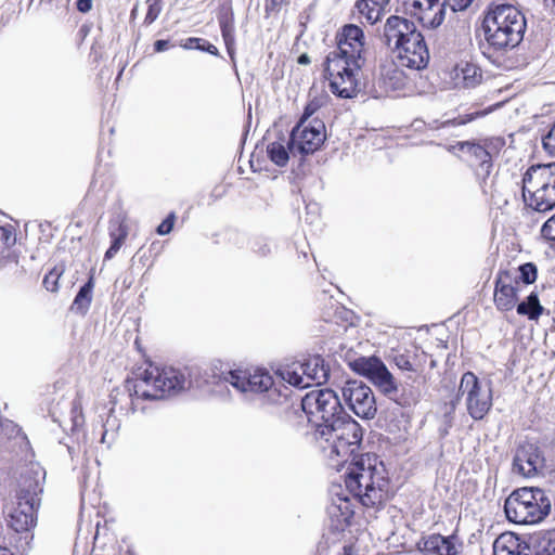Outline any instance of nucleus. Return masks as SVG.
Returning <instances> with one entry per match:
<instances>
[{
    "mask_svg": "<svg viewBox=\"0 0 555 555\" xmlns=\"http://www.w3.org/2000/svg\"><path fill=\"white\" fill-rule=\"evenodd\" d=\"M46 472L39 464H30L21 474L15 506L10 512V527L20 533V546L23 551L30 548L37 525V511L40 506V495L43 491Z\"/></svg>",
    "mask_w": 555,
    "mask_h": 555,
    "instance_id": "1",
    "label": "nucleus"
},
{
    "mask_svg": "<svg viewBox=\"0 0 555 555\" xmlns=\"http://www.w3.org/2000/svg\"><path fill=\"white\" fill-rule=\"evenodd\" d=\"M347 490L366 507H378L388 498L389 479L375 454L354 456L345 475Z\"/></svg>",
    "mask_w": 555,
    "mask_h": 555,
    "instance_id": "2",
    "label": "nucleus"
},
{
    "mask_svg": "<svg viewBox=\"0 0 555 555\" xmlns=\"http://www.w3.org/2000/svg\"><path fill=\"white\" fill-rule=\"evenodd\" d=\"M482 29L490 48L495 51H506L521 42L526 30V18L512 4H496L486 15Z\"/></svg>",
    "mask_w": 555,
    "mask_h": 555,
    "instance_id": "3",
    "label": "nucleus"
},
{
    "mask_svg": "<svg viewBox=\"0 0 555 555\" xmlns=\"http://www.w3.org/2000/svg\"><path fill=\"white\" fill-rule=\"evenodd\" d=\"M185 375L171 366L150 364L134 380H127L131 409L137 410L138 399L157 400L185 389Z\"/></svg>",
    "mask_w": 555,
    "mask_h": 555,
    "instance_id": "4",
    "label": "nucleus"
},
{
    "mask_svg": "<svg viewBox=\"0 0 555 555\" xmlns=\"http://www.w3.org/2000/svg\"><path fill=\"white\" fill-rule=\"evenodd\" d=\"M356 373L365 376L385 397L402 408L415 405L421 391L409 383L398 384L385 363L376 357H360L350 362Z\"/></svg>",
    "mask_w": 555,
    "mask_h": 555,
    "instance_id": "5",
    "label": "nucleus"
},
{
    "mask_svg": "<svg viewBox=\"0 0 555 555\" xmlns=\"http://www.w3.org/2000/svg\"><path fill=\"white\" fill-rule=\"evenodd\" d=\"M525 203L537 211L555 207V162L531 165L522 177Z\"/></svg>",
    "mask_w": 555,
    "mask_h": 555,
    "instance_id": "6",
    "label": "nucleus"
},
{
    "mask_svg": "<svg viewBox=\"0 0 555 555\" xmlns=\"http://www.w3.org/2000/svg\"><path fill=\"white\" fill-rule=\"evenodd\" d=\"M551 509L543 490L520 488L513 491L504 503L506 518L515 524L530 525L541 521Z\"/></svg>",
    "mask_w": 555,
    "mask_h": 555,
    "instance_id": "7",
    "label": "nucleus"
},
{
    "mask_svg": "<svg viewBox=\"0 0 555 555\" xmlns=\"http://www.w3.org/2000/svg\"><path fill=\"white\" fill-rule=\"evenodd\" d=\"M360 60L349 54H340L332 50L325 59V77L330 82V90L341 99H350L359 91L358 74Z\"/></svg>",
    "mask_w": 555,
    "mask_h": 555,
    "instance_id": "8",
    "label": "nucleus"
},
{
    "mask_svg": "<svg viewBox=\"0 0 555 555\" xmlns=\"http://www.w3.org/2000/svg\"><path fill=\"white\" fill-rule=\"evenodd\" d=\"M362 436L359 423L347 414L334 425L321 426L318 437L327 443L324 449H330L331 456L336 455L347 462L358 456L356 452L360 448Z\"/></svg>",
    "mask_w": 555,
    "mask_h": 555,
    "instance_id": "9",
    "label": "nucleus"
},
{
    "mask_svg": "<svg viewBox=\"0 0 555 555\" xmlns=\"http://www.w3.org/2000/svg\"><path fill=\"white\" fill-rule=\"evenodd\" d=\"M460 397H465L467 413L475 421L482 420L492 406V383L480 380L473 372L462 375L459 392L446 413H453Z\"/></svg>",
    "mask_w": 555,
    "mask_h": 555,
    "instance_id": "10",
    "label": "nucleus"
},
{
    "mask_svg": "<svg viewBox=\"0 0 555 555\" xmlns=\"http://www.w3.org/2000/svg\"><path fill=\"white\" fill-rule=\"evenodd\" d=\"M301 408L308 421L314 424L317 436L321 426L334 425L347 415L338 395L330 388L306 393L301 400Z\"/></svg>",
    "mask_w": 555,
    "mask_h": 555,
    "instance_id": "11",
    "label": "nucleus"
},
{
    "mask_svg": "<svg viewBox=\"0 0 555 555\" xmlns=\"http://www.w3.org/2000/svg\"><path fill=\"white\" fill-rule=\"evenodd\" d=\"M325 139V125L322 120L314 118L305 122V119H300L291 132L288 145L293 156L308 155L318 151Z\"/></svg>",
    "mask_w": 555,
    "mask_h": 555,
    "instance_id": "12",
    "label": "nucleus"
},
{
    "mask_svg": "<svg viewBox=\"0 0 555 555\" xmlns=\"http://www.w3.org/2000/svg\"><path fill=\"white\" fill-rule=\"evenodd\" d=\"M456 146L466 155V162L474 169L475 176L483 193L491 192L495 175H492L493 163L490 152L480 143L465 141L459 142Z\"/></svg>",
    "mask_w": 555,
    "mask_h": 555,
    "instance_id": "13",
    "label": "nucleus"
},
{
    "mask_svg": "<svg viewBox=\"0 0 555 555\" xmlns=\"http://www.w3.org/2000/svg\"><path fill=\"white\" fill-rule=\"evenodd\" d=\"M222 379L242 393L267 392L268 398L272 401L274 400L273 396H279L278 390L272 388V376L262 370H256L254 373L243 370H233L223 373Z\"/></svg>",
    "mask_w": 555,
    "mask_h": 555,
    "instance_id": "14",
    "label": "nucleus"
},
{
    "mask_svg": "<svg viewBox=\"0 0 555 555\" xmlns=\"http://www.w3.org/2000/svg\"><path fill=\"white\" fill-rule=\"evenodd\" d=\"M341 392L346 403L357 416L372 420L376 415L377 406L374 393L362 380H347Z\"/></svg>",
    "mask_w": 555,
    "mask_h": 555,
    "instance_id": "15",
    "label": "nucleus"
},
{
    "mask_svg": "<svg viewBox=\"0 0 555 555\" xmlns=\"http://www.w3.org/2000/svg\"><path fill=\"white\" fill-rule=\"evenodd\" d=\"M393 51L397 53V63L401 67L420 70L425 68L429 62L427 44L418 30Z\"/></svg>",
    "mask_w": 555,
    "mask_h": 555,
    "instance_id": "16",
    "label": "nucleus"
},
{
    "mask_svg": "<svg viewBox=\"0 0 555 555\" xmlns=\"http://www.w3.org/2000/svg\"><path fill=\"white\" fill-rule=\"evenodd\" d=\"M402 5L424 28L436 29L446 18L442 0H402Z\"/></svg>",
    "mask_w": 555,
    "mask_h": 555,
    "instance_id": "17",
    "label": "nucleus"
},
{
    "mask_svg": "<svg viewBox=\"0 0 555 555\" xmlns=\"http://www.w3.org/2000/svg\"><path fill=\"white\" fill-rule=\"evenodd\" d=\"M544 465L540 448L531 442L521 443L514 455L513 472L524 477L534 476Z\"/></svg>",
    "mask_w": 555,
    "mask_h": 555,
    "instance_id": "18",
    "label": "nucleus"
},
{
    "mask_svg": "<svg viewBox=\"0 0 555 555\" xmlns=\"http://www.w3.org/2000/svg\"><path fill=\"white\" fill-rule=\"evenodd\" d=\"M416 31L417 28L412 21L398 15H391L384 25L382 39L389 49L395 50Z\"/></svg>",
    "mask_w": 555,
    "mask_h": 555,
    "instance_id": "19",
    "label": "nucleus"
},
{
    "mask_svg": "<svg viewBox=\"0 0 555 555\" xmlns=\"http://www.w3.org/2000/svg\"><path fill=\"white\" fill-rule=\"evenodd\" d=\"M518 282L509 271H500L495 280L494 304L501 311L512 310L517 302Z\"/></svg>",
    "mask_w": 555,
    "mask_h": 555,
    "instance_id": "20",
    "label": "nucleus"
},
{
    "mask_svg": "<svg viewBox=\"0 0 555 555\" xmlns=\"http://www.w3.org/2000/svg\"><path fill=\"white\" fill-rule=\"evenodd\" d=\"M364 47V33L353 24L346 25L343 28L340 38L338 39L337 47L338 53L349 54L351 57L361 59Z\"/></svg>",
    "mask_w": 555,
    "mask_h": 555,
    "instance_id": "21",
    "label": "nucleus"
},
{
    "mask_svg": "<svg viewBox=\"0 0 555 555\" xmlns=\"http://www.w3.org/2000/svg\"><path fill=\"white\" fill-rule=\"evenodd\" d=\"M461 547L455 535L431 534L424 539L421 551L423 555H457Z\"/></svg>",
    "mask_w": 555,
    "mask_h": 555,
    "instance_id": "22",
    "label": "nucleus"
},
{
    "mask_svg": "<svg viewBox=\"0 0 555 555\" xmlns=\"http://www.w3.org/2000/svg\"><path fill=\"white\" fill-rule=\"evenodd\" d=\"M452 80L456 89H474L482 80V72L479 66L469 62H461L452 72Z\"/></svg>",
    "mask_w": 555,
    "mask_h": 555,
    "instance_id": "23",
    "label": "nucleus"
},
{
    "mask_svg": "<svg viewBox=\"0 0 555 555\" xmlns=\"http://www.w3.org/2000/svg\"><path fill=\"white\" fill-rule=\"evenodd\" d=\"M299 363L300 365H297V369L301 370V374L306 377L308 387L312 383L321 385L327 382L330 369L321 356H312Z\"/></svg>",
    "mask_w": 555,
    "mask_h": 555,
    "instance_id": "24",
    "label": "nucleus"
},
{
    "mask_svg": "<svg viewBox=\"0 0 555 555\" xmlns=\"http://www.w3.org/2000/svg\"><path fill=\"white\" fill-rule=\"evenodd\" d=\"M390 0H357L354 4L359 20H365L370 24H375L385 13Z\"/></svg>",
    "mask_w": 555,
    "mask_h": 555,
    "instance_id": "25",
    "label": "nucleus"
},
{
    "mask_svg": "<svg viewBox=\"0 0 555 555\" xmlns=\"http://www.w3.org/2000/svg\"><path fill=\"white\" fill-rule=\"evenodd\" d=\"M108 231L112 243L104 255L105 260H109L115 257L128 236V227L124 220L117 219L111 221Z\"/></svg>",
    "mask_w": 555,
    "mask_h": 555,
    "instance_id": "26",
    "label": "nucleus"
},
{
    "mask_svg": "<svg viewBox=\"0 0 555 555\" xmlns=\"http://www.w3.org/2000/svg\"><path fill=\"white\" fill-rule=\"evenodd\" d=\"M398 63L385 65L380 72V80L387 91L401 90L405 86V75Z\"/></svg>",
    "mask_w": 555,
    "mask_h": 555,
    "instance_id": "27",
    "label": "nucleus"
},
{
    "mask_svg": "<svg viewBox=\"0 0 555 555\" xmlns=\"http://www.w3.org/2000/svg\"><path fill=\"white\" fill-rule=\"evenodd\" d=\"M93 278L89 280L79 288L72 306L70 310L75 313L85 315L90 308L92 301V289H93Z\"/></svg>",
    "mask_w": 555,
    "mask_h": 555,
    "instance_id": "28",
    "label": "nucleus"
},
{
    "mask_svg": "<svg viewBox=\"0 0 555 555\" xmlns=\"http://www.w3.org/2000/svg\"><path fill=\"white\" fill-rule=\"evenodd\" d=\"M219 25L221 35L228 51V54L232 61L235 55V37H234V22L232 14H223L219 17Z\"/></svg>",
    "mask_w": 555,
    "mask_h": 555,
    "instance_id": "29",
    "label": "nucleus"
},
{
    "mask_svg": "<svg viewBox=\"0 0 555 555\" xmlns=\"http://www.w3.org/2000/svg\"><path fill=\"white\" fill-rule=\"evenodd\" d=\"M267 154L270 160L276 166L284 167L287 165L289 155L292 154L288 140L284 139L268 144Z\"/></svg>",
    "mask_w": 555,
    "mask_h": 555,
    "instance_id": "30",
    "label": "nucleus"
},
{
    "mask_svg": "<svg viewBox=\"0 0 555 555\" xmlns=\"http://www.w3.org/2000/svg\"><path fill=\"white\" fill-rule=\"evenodd\" d=\"M300 365L299 362H294L289 365L282 366L279 369V375L283 380L297 388H306L308 384L306 377L301 374V370L297 369Z\"/></svg>",
    "mask_w": 555,
    "mask_h": 555,
    "instance_id": "31",
    "label": "nucleus"
},
{
    "mask_svg": "<svg viewBox=\"0 0 555 555\" xmlns=\"http://www.w3.org/2000/svg\"><path fill=\"white\" fill-rule=\"evenodd\" d=\"M543 311L539 297L535 293H531L526 300L517 305V313L527 315L530 320H537Z\"/></svg>",
    "mask_w": 555,
    "mask_h": 555,
    "instance_id": "32",
    "label": "nucleus"
},
{
    "mask_svg": "<svg viewBox=\"0 0 555 555\" xmlns=\"http://www.w3.org/2000/svg\"><path fill=\"white\" fill-rule=\"evenodd\" d=\"M518 544L512 535H501L494 543L496 555H520L517 551Z\"/></svg>",
    "mask_w": 555,
    "mask_h": 555,
    "instance_id": "33",
    "label": "nucleus"
},
{
    "mask_svg": "<svg viewBox=\"0 0 555 555\" xmlns=\"http://www.w3.org/2000/svg\"><path fill=\"white\" fill-rule=\"evenodd\" d=\"M537 266L532 262H526L518 268V274L513 275L517 282H522L525 284H532L537 280Z\"/></svg>",
    "mask_w": 555,
    "mask_h": 555,
    "instance_id": "34",
    "label": "nucleus"
},
{
    "mask_svg": "<svg viewBox=\"0 0 555 555\" xmlns=\"http://www.w3.org/2000/svg\"><path fill=\"white\" fill-rule=\"evenodd\" d=\"M489 113L488 109L486 111H476L473 113H467L464 115H459L457 117H454L452 119H447L442 121L441 127H449V126H462L466 125L479 117H483Z\"/></svg>",
    "mask_w": 555,
    "mask_h": 555,
    "instance_id": "35",
    "label": "nucleus"
},
{
    "mask_svg": "<svg viewBox=\"0 0 555 555\" xmlns=\"http://www.w3.org/2000/svg\"><path fill=\"white\" fill-rule=\"evenodd\" d=\"M70 405V430L74 431L83 425L85 418L82 414L81 403L78 399H74Z\"/></svg>",
    "mask_w": 555,
    "mask_h": 555,
    "instance_id": "36",
    "label": "nucleus"
},
{
    "mask_svg": "<svg viewBox=\"0 0 555 555\" xmlns=\"http://www.w3.org/2000/svg\"><path fill=\"white\" fill-rule=\"evenodd\" d=\"M250 249L259 257H267L272 253V243L267 237H256L250 242Z\"/></svg>",
    "mask_w": 555,
    "mask_h": 555,
    "instance_id": "37",
    "label": "nucleus"
},
{
    "mask_svg": "<svg viewBox=\"0 0 555 555\" xmlns=\"http://www.w3.org/2000/svg\"><path fill=\"white\" fill-rule=\"evenodd\" d=\"M162 0H147V12L144 18L145 25L154 23L162 13Z\"/></svg>",
    "mask_w": 555,
    "mask_h": 555,
    "instance_id": "38",
    "label": "nucleus"
},
{
    "mask_svg": "<svg viewBox=\"0 0 555 555\" xmlns=\"http://www.w3.org/2000/svg\"><path fill=\"white\" fill-rule=\"evenodd\" d=\"M539 555H555V529L545 534Z\"/></svg>",
    "mask_w": 555,
    "mask_h": 555,
    "instance_id": "39",
    "label": "nucleus"
},
{
    "mask_svg": "<svg viewBox=\"0 0 555 555\" xmlns=\"http://www.w3.org/2000/svg\"><path fill=\"white\" fill-rule=\"evenodd\" d=\"M542 144L547 154L555 156V122L548 132L542 138Z\"/></svg>",
    "mask_w": 555,
    "mask_h": 555,
    "instance_id": "40",
    "label": "nucleus"
},
{
    "mask_svg": "<svg viewBox=\"0 0 555 555\" xmlns=\"http://www.w3.org/2000/svg\"><path fill=\"white\" fill-rule=\"evenodd\" d=\"M338 500L341 502L339 505H336V503H333L330 507V514L334 515L335 509H338L340 512V516L346 521L351 515L352 512L349 508L348 505V499L347 498H338Z\"/></svg>",
    "mask_w": 555,
    "mask_h": 555,
    "instance_id": "41",
    "label": "nucleus"
},
{
    "mask_svg": "<svg viewBox=\"0 0 555 555\" xmlns=\"http://www.w3.org/2000/svg\"><path fill=\"white\" fill-rule=\"evenodd\" d=\"M541 234L544 238L555 242V215L544 222Z\"/></svg>",
    "mask_w": 555,
    "mask_h": 555,
    "instance_id": "42",
    "label": "nucleus"
},
{
    "mask_svg": "<svg viewBox=\"0 0 555 555\" xmlns=\"http://www.w3.org/2000/svg\"><path fill=\"white\" fill-rule=\"evenodd\" d=\"M444 11L450 8L452 12L463 11L467 9L473 0H442Z\"/></svg>",
    "mask_w": 555,
    "mask_h": 555,
    "instance_id": "43",
    "label": "nucleus"
},
{
    "mask_svg": "<svg viewBox=\"0 0 555 555\" xmlns=\"http://www.w3.org/2000/svg\"><path fill=\"white\" fill-rule=\"evenodd\" d=\"M175 220H176L175 212H170L165 218V220L157 227V229H156L157 234H159V235L169 234L173 229Z\"/></svg>",
    "mask_w": 555,
    "mask_h": 555,
    "instance_id": "44",
    "label": "nucleus"
},
{
    "mask_svg": "<svg viewBox=\"0 0 555 555\" xmlns=\"http://www.w3.org/2000/svg\"><path fill=\"white\" fill-rule=\"evenodd\" d=\"M288 3V0H266L264 2V11L267 16L271 14H276L281 11V9Z\"/></svg>",
    "mask_w": 555,
    "mask_h": 555,
    "instance_id": "45",
    "label": "nucleus"
},
{
    "mask_svg": "<svg viewBox=\"0 0 555 555\" xmlns=\"http://www.w3.org/2000/svg\"><path fill=\"white\" fill-rule=\"evenodd\" d=\"M15 243V234L12 227H0V245L11 246Z\"/></svg>",
    "mask_w": 555,
    "mask_h": 555,
    "instance_id": "46",
    "label": "nucleus"
},
{
    "mask_svg": "<svg viewBox=\"0 0 555 555\" xmlns=\"http://www.w3.org/2000/svg\"><path fill=\"white\" fill-rule=\"evenodd\" d=\"M61 273L56 271V269L50 271L43 279V285L44 287L50 292H56L57 291V280L60 278Z\"/></svg>",
    "mask_w": 555,
    "mask_h": 555,
    "instance_id": "47",
    "label": "nucleus"
},
{
    "mask_svg": "<svg viewBox=\"0 0 555 555\" xmlns=\"http://www.w3.org/2000/svg\"><path fill=\"white\" fill-rule=\"evenodd\" d=\"M319 108V104L315 101H311L305 107L304 114L300 119H305V122H309L308 119L311 117L315 111Z\"/></svg>",
    "mask_w": 555,
    "mask_h": 555,
    "instance_id": "48",
    "label": "nucleus"
},
{
    "mask_svg": "<svg viewBox=\"0 0 555 555\" xmlns=\"http://www.w3.org/2000/svg\"><path fill=\"white\" fill-rule=\"evenodd\" d=\"M77 10L81 13H88L92 9V0H77Z\"/></svg>",
    "mask_w": 555,
    "mask_h": 555,
    "instance_id": "49",
    "label": "nucleus"
},
{
    "mask_svg": "<svg viewBox=\"0 0 555 555\" xmlns=\"http://www.w3.org/2000/svg\"><path fill=\"white\" fill-rule=\"evenodd\" d=\"M169 47V41L168 40H156L155 43H154V50L156 52H163V51H166Z\"/></svg>",
    "mask_w": 555,
    "mask_h": 555,
    "instance_id": "50",
    "label": "nucleus"
},
{
    "mask_svg": "<svg viewBox=\"0 0 555 555\" xmlns=\"http://www.w3.org/2000/svg\"><path fill=\"white\" fill-rule=\"evenodd\" d=\"M196 48L197 49H202V50H204V51H206V52H208V53H210L212 55H219L218 49L214 44H211V43H207L206 47L197 46Z\"/></svg>",
    "mask_w": 555,
    "mask_h": 555,
    "instance_id": "51",
    "label": "nucleus"
},
{
    "mask_svg": "<svg viewBox=\"0 0 555 555\" xmlns=\"http://www.w3.org/2000/svg\"><path fill=\"white\" fill-rule=\"evenodd\" d=\"M311 60L310 56L307 53H302L298 56L297 63L300 65H308L310 64Z\"/></svg>",
    "mask_w": 555,
    "mask_h": 555,
    "instance_id": "52",
    "label": "nucleus"
},
{
    "mask_svg": "<svg viewBox=\"0 0 555 555\" xmlns=\"http://www.w3.org/2000/svg\"><path fill=\"white\" fill-rule=\"evenodd\" d=\"M401 361H402V362H398V365H399L401 369H404V370H411V369H412V365H411V363H410L408 360H405V359H403V358H402V360H401Z\"/></svg>",
    "mask_w": 555,
    "mask_h": 555,
    "instance_id": "53",
    "label": "nucleus"
},
{
    "mask_svg": "<svg viewBox=\"0 0 555 555\" xmlns=\"http://www.w3.org/2000/svg\"><path fill=\"white\" fill-rule=\"evenodd\" d=\"M107 437H108V434H107V431H106V430H104V431H103V434H102V437H101V441H102L103 443H106V442H107ZM112 439H114V437H113V436H112ZM112 441H113V440L108 441V443H111Z\"/></svg>",
    "mask_w": 555,
    "mask_h": 555,
    "instance_id": "54",
    "label": "nucleus"
},
{
    "mask_svg": "<svg viewBox=\"0 0 555 555\" xmlns=\"http://www.w3.org/2000/svg\"><path fill=\"white\" fill-rule=\"evenodd\" d=\"M0 555H13L11 551L7 547L0 546Z\"/></svg>",
    "mask_w": 555,
    "mask_h": 555,
    "instance_id": "55",
    "label": "nucleus"
},
{
    "mask_svg": "<svg viewBox=\"0 0 555 555\" xmlns=\"http://www.w3.org/2000/svg\"><path fill=\"white\" fill-rule=\"evenodd\" d=\"M199 41H201V39H198V38H190V39H189V42H190V43H193V42L198 43Z\"/></svg>",
    "mask_w": 555,
    "mask_h": 555,
    "instance_id": "56",
    "label": "nucleus"
}]
</instances>
